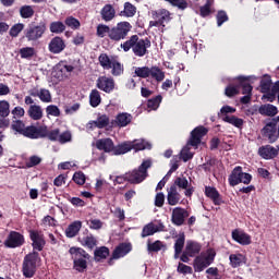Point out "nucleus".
Returning <instances> with one entry per match:
<instances>
[{
    "label": "nucleus",
    "mask_w": 279,
    "mask_h": 279,
    "mask_svg": "<svg viewBox=\"0 0 279 279\" xmlns=\"http://www.w3.org/2000/svg\"><path fill=\"white\" fill-rule=\"evenodd\" d=\"M132 29L133 25L128 21L118 22V24L112 27L106 24H98L96 26V36L98 38H106V36H108L111 41L118 44L119 41L126 39Z\"/></svg>",
    "instance_id": "nucleus-1"
},
{
    "label": "nucleus",
    "mask_w": 279,
    "mask_h": 279,
    "mask_svg": "<svg viewBox=\"0 0 279 279\" xmlns=\"http://www.w3.org/2000/svg\"><path fill=\"white\" fill-rule=\"evenodd\" d=\"M151 167V160H143L142 165L138 166V169L132 170V172L125 173L123 175H117L113 181L114 185L123 184L129 182L131 184H140L148 177L147 169Z\"/></svg>",
    "instance_id": "nucleus-2"
},
{
    "label": "nucleus",
    "mask_w": 279,
    "mask_h": 279,
    "mask_svg": "<svg viewBox=\"0 0 279 279\" xmlns=\"http://www.w3.org/2000/svg\"><path fill=\"white\" fill-rule=\"evenodd\" d=\"M149 47H151L149 38L145 37V39H141L138 35H132L130 39L121 44L123 51L129 52L132 49L134 56L140 58L149 53Z\"/></svg>",
    "instance_id": "nucleus-3"
},
{
    "label": "nucleus",
    "mask_w": 279,
    "mask_h": 279,
    "mask_svg": "<svg viewBox=\"0 0 279 279\" xmlns=\"http://www.w3.org/2000/svg\"><path fill=\"white\" fill-rule=\"evenodd\" d=\"M40 254L37 251H32L25 255L23 264H22V272L24 278H34L37 270V264L40 262Z\"/></svg>",
    "instance_id": "nucleus-4"
},
{
    "label": "nucleus",
    "mask_w": 279,
    "mask_h": 279,
    "mask_svg": "<svg viewBox=\"0 0 279 279\" xmlns=\"http://www.w3.org/2000/svg\"><path fill=\"white\" fill-rule=\"evenodd\" d=\"M134 76L141 78H155L156 82H162L166 78V73L159 66H138L134 69Z\"/></svg>",
    "instance_id": "nucleus-5"
},
{
    "label": "nucleus",
    "mask_w": 279,
    "mask_h": 279,
    "mask_svg": "<svg viewBox=\"0 0 279 279\" xmlns=\"http://www.w3.org/2000/svg\"><path fill=\"white\" fill-rule=\"evenodd\" d=\"M46 31H47V24H45V22H40L39 25L32 23V24H28L26 29H24V37L28 41H37L43 38Z\"/></svg>",
    "instance_id": "nucleus-6"
},
{
    "label": "nucleus",
    "mask_w": 279,
    "mask_h": 279,
    "mask_svg": "<svg viewBox=\"0 0 279 279\" xmlns=\"http://www.w3.org/2000/svg\"><path fill=\"white\" fill-rule=\"evenodd\" d=\"M216 253L215 251L210 250L206 255H197L193 259V269L195 272H203L206 268L209 267L215 260Z\"/></svg>",
    "instance_id": "nucleus-7"
},
{
    "label": "nucleus",
    "mask_w": 279,
    "mask_h": 279,
    "mask_svg": "<svg viewBox=\"0 0 279 279\" xmlns=\"http://www.w3.org/2000/svg\"><path fill=\"white\" fill-rule=\"evenodd\" d=\"M28 238L32 241L33 252H43V250L47 245L44 231H40L39 229H29Z\"/></svg>",
    "instance_id": "nucleus-8"
},
{
    "label": "nucleus",
    "mask_w": 279,
    "mask_h": 279,
    "mask_svg": "<svg viewBox=\"0 0 279 279\" xmlns=\"http://www.w3.org/2000/svg\"><path fill=\"white\" fill-rule=\"evenodd\" d=\"M151 17L154 21L149 22V28L153 27H166L165 23L171 21V13L166 9L151 11Z\"/></svg>",
    "instance_id": "nucleus-9"
},
{
    "label": "nucleus",
    "mask_w": 279,
    "mask_h": 279,
    "mask_svg": "<svg viewBox=\"0 0 279 279\" xmlns=\"http://www.w3.org/2000/svg\"><path fill=\"white\" fill-rule=\"evenodd\" d=\"M25 243L26 240L23 233H20L17 231H11L4 240L3 245L7 248H16L22 247L23 245H25Z\"/></svg>",
    "instance_id": "nucleus-10"
},
{
    "label": "nucleus",
    "mask_w": 279,
    "mask_h": 279,
    "mask_svg": "<svg viewBox=\"0 0 279 279\" xmlns=\"http://www.w3.org/2000/svg\"><path fill=\"white\" fill-rule=\"evenodd\" d=\"M208 129L199 125L197 128H194L191 132L190 141L187 142V145L197 147L202 143V137L206 136L208 134Z\"/></svg>",
    "instance_id": "nucleus-11"
},
{
    "label": "nucleus",
    "mask_w": 279,
    "mask_h": 279,
    "mask_svg": "<svg viewBox=\"0 0 279 279\" xmlns=\"http://www.w3.org/2000/svg\"><path fill=\"white\" fill-rule=\"evenodd\" d=\"M189 216H190V213H189V210H186V208L174 207L172 209V216H171L172 225H174L177 227L184 226V222Z\"/></svg>",
    "instance_id": "nucleus-12"
},
{
    "label": "nucleus",
    "mask_w": 279,
    "mask_h": 279,
    "mask_svg": "<svg viewBox=\"0 0 279 279\" xmlns=\"http://www.w3.org/2000/svg\"><path fill=\"white\" fill-rule=\"evenodd\" d=\"M96 87L99 88L101 92L110 94L113 92L116 83L112 77H107V75H100V77L96 80Z\"/></svg>",
    "instance_id": "nucleus-13"
},
{
    "label": "nucleus",
    "mask_w": 279,
    "mask_h": 279,
    "mask_svg": "<svg viewBox=\"0 0 279 279\" xmlns=\"http://www.w3.org/2000/svg\"><path fill=\"white\" fill-rule=\"evenodd\" d=\"M166 230V227L162 222H159L158 225H155L154 222H148L144 225L142 228V238H147L156 234V232H163Z\"/></svg>",
    "instance_id": "nucleus-14"
},
{
    "label": "nucleus",
    "mask_w": 279,
    "mask_h": 279,
    "mask_svg": "<svg viewBox=\"0 0 279 279\" xmlns=\"http://www.w3.org/2000/svg\"><path fill=\"white\" fill-rule=\"evenodd\" d=\"M262 136L266 137L269 143L277 142V122H268L262 130Z\"/></svg>",
    "instance_id": "nucleus-15"
},
{
    "label": "nucleus",
    "mask_w": 279,
    "mask_h": 279,
    "mask_svg": "<svg viewBox=\"0 0 279 279\" xmlns=\"http://www.w3.org/2000/svg\"><path fill=\"white\" fill-rule=\"evenodd\" d=\"M44 126L28 125L25 128L24 137L28 140H43L45 138Z\"/></svg>",
    "instance_id": "nucleus-16"
},
{
    "label": "nucleus",
    "mask_w": 279,
    "mask_h": 279,
    "mask_svg": "<svg viewBox=\"0 0 279 279\" xmlns=\"http://www.w3.org/2000/svg\"><path fill=\"white\" fill-rule=\"evenodd\" d=\"M231 238L242 246L252 245L251 234L244 231H239V229H234V231L231 232Z\"/></svg>",
    "instance_id": "nucleus-17"
},
{
    "label": "nucleus",
    "mask_w": 279,
    "mask_h": 279,
    "mask_svg": "<svg viewBox=\"0 0 279 279\" xmlns=\"http://www.w3.org/2000/svg\"><path fill=\"white\" fill-rule=\"evenodd\" d=\"M205 195L207 198L213 201L215 206H221L222 204H225V201L222 199L220 192L217 189H215V186L206 185Z\"/></svg>",
    "instance_id": "nucleus-18"
},
{
    "label": "nucleus",
    "mask_w": 279,
    "mask_h": 279,
    "mask_svg": "<svg viewBox=\"0 0 279 279\" xmlns=\"http://www.w3.org/2000/svg\"><path fill=\"white\" fill-rule=\"evenodd\" d=\"M133 121V116L129 114V112H119L116 117V120L111 122V126H118L119 129H124Z\"/></svg>",
    "instance_id": "nucleus-19"
},
{
    "label": "nucleus",
    "mask_w": 279,
    "mask_h": 279,
    "mask_svg": "<svg viewBox=\"0 0 279 279\" xmlns=\"http://www.w3.org/2000/svg\"><path fill=\"white\" fill-rule=\"evenodd\" d=\"M65 41L60 36L53 37V39L50 40L48 49L53 54H60V52L65 50Z\"/></svg>",
    "instance_id": "nucleus-20"
},
{
    "label": "nucleus",
    "mask_w": 279,
    "mask_h": 279,
    "mask_svg": "<svg viewBox=\"0 0 279 279\" xmlns=\"http://www.w3.org/2000/svg\"><path fill=\"white\" fill-rule=\"evenodd\" d=\"M96 149L105 153H113L114 142L110 137L98 138L96 140Z\"/></svg>",
    "instance_id": "nucleus-21"
},
{
    "label": "nucleus",
    "mask_w": 279,
    "mask_h": 279,
    "mask_svg": "<svg viewBox=\"0 0 279 279\" xmlns=\"http://www.w3.org/2000/svg\"><path fill=\"white\" fill-rule=\"evenodd\" d=\"M117 17V10L112 4H105L100 10V19L105 21V23H110V21Z\"/></svg>",
    "instance_id": "nucleus-22"
},
{
    "label": "nucleus",
    "mask_w": 279,
    "mask_h": 279,
    "mask_svg": "<svg viewBox=\"0 0 279 279\" xmlns=\"http://www.w3.org/2000/svg\"><path fill=\"white\" fill-rule=\"evenodd\" d=\"M258 154L264 160H272V158L278 156L279 151L277 148L268 144L266 146L259 147Z\"/></svg>",
    "instance_id": "nucleus-23"
},
{
    "label": "nucleus",
    "mask_w": 279,
    "mask_h": 279,
    "mask_svg": "<svg viewBox=\"0 0 279 279\" xmlns=\"http://www.w3.org/2000/svg\"><path fill=\"white\" fill-rule=\"evenodd\" d=\"M242 177H243L242 166H235V168L232 170L228 179L231 187H234L235 185H239L240 183H242Z\"/></svg>",
    "instance_id": "nucleus-24"
},
{
    "label": "nucleus",
    "mask_w": 279,
    "mask_h": 279,
    "mask_svg": "<svg viewBox=\"0 0 279 279\" xmlns=\"http://www.w3.org/2000/svg\"><path fill=\"white\" fill-rule=\"evenodd\" d=\"M181 198L182 196L180 195V192H178V189L175 187V185L172 184L168 190V195H167L168 205L175 206L180 204Z\"/></svg>",
    "instance_id": "nucleus-25"
},
{
    "label": "nucleus",
    "mask_w": 279,
    "mask_h": 279,
    "mask_svg": "<svg viewBox=\"0 0 279 279\" xmlns=\"http://www.w3.org/2000/svg\"><path fill=\"white\" fill-rule=\"evenodd\" d=\"M133 245L131 243H120L114 250H113V258H121L126 256L130 252H132Z\"/></svg>",
    "instance_id": "nucleus-26"
},
{
    "label": "nucleus",
    "mask_w": 279,
    "mask_h": 279,
    "mask_svg": "<svg viewBox=\"0 0 279 279\" xmlns=\"http://www.w3.org/2000/svg\"><path fill=\"white\" fill-rule=\"evenodd\" d=\"M238 81H239V90L242 88L243 95L252 96L253 87H252L250 77H245L244 75H239Z\"/></svg>",
    "instance_id": "nucleus-27"
},
{
    "label": "nucleus",
    "mask_w": 279,
    "mask_h": 279,
    "mask_svg": "<svg viewBox=\"0 0 279 279\" xmlns=\"http://www.w3.org/2000/svg\"><path fill=\"white\" fill-rule=\"evenodd\" d=\"M78 242L82 246L87 247L89 250H93L98 245V240L94 236L93 233H89L84 238H78Z\"/></svg>",
    "instance_id": "nucleus-28"
},
{
    "label": "nucleus",
    "mask_w": 279,
    "mask_h": 279,
    "mask_svg": "<svg viewBox=\"0 0 279 279\" xmlns=\"http://www.w3.org/2000/svg\"><path fill=\"white\" fill-rule=\"evenodd\" d=\"M27 114L32 120L39 121L44 117V111L39 105H32L28 107Z\"/></svg>",
    "instance_id": "nucleus-29"
},
{
    "label": "nucleus",
    "mask_w": 279,
    "mask_h": 279,
    "mask_svg": "<svg viewBox=\"0 0 279 279\" xmlns=\"http://www.w3.org/2000/svg\"><path fill=\"white\" fill-rule=\"evenodd\" d=\"M186 251L190 254V257H196L197 254L201 253L202 245L198 242H194L193 240H187L186 242Z\"/></svg>",
    "instance_id": "nucleus-30"
},
{
    "label": "nucleus",
    "mask_w": 279,
    "mask_h": 279,
    "mask_svg": "<svg viewBox=\"0 0 279 279\" xmlns=\"http://www.w3.org/2000/svg\"><path fill=\"white\" fill-rule=\"evenodd\" d=\"M184 244H185V234L180 233L179 238L175 240L174 243V258L178 259L180 258V254H182L184 250Z\"/></svg>",
    "instance_id": "nucleus-31"
},
{
    "label": "nucleus",
    "mask_w": 279,
    "mask_h": 279,
    "mask_svg": "<svg viewBox=\"0 0 279 279\" xmlns=\"http://www.w3.org/2000/svg\"><path fill=\"white\" fill-rule=\"evenodd\" d=\"M108 256H110V250L106 247V245H102L101 247H96V250L94 251V258L97 263L101 262V259H107Z\"/></svg>",
    "instance_id": "nucleus-32"
},
{
    "label": "nucleus",
    "mask_w": 279,
    "mask_h": 279,
    "mask_svg": "<svg viewBox=\"0 0 279 279\" xmlns=\"http://www.w3.org/2000/svg\"><path fill=\"white\" fill-rule=\"evenodd\" d=\"M258 112L262 116L275 117L278 113V109H277V106H274V105H270V104H266V105H262L259 107Z\"/></svg>",
    "instance_id": "nucleus-33"
},
{
    "label": "nucleus",
    "mask_w": 279,
    "mask_h": 279,
    "mask_svg": "<svg viewBox=\"0 0 279 279\" xmlns=\"http://www.w3.org/2000/svg\"><path fill=\"white\" fill-rule=\"evenodd\" d=\"M82 228V221H74L70 223L65 230L66 238H74L78 234Z\"/></svg>",
    "instance_id": "nucleus-34"
},
{
    "label": "nucleus",
    "mask_w": 279,
    "mask_h": 279,
    "mask_svg": "<svg viewBox=\"0 0 279 279\" xmlns=\"http://www.w3.org/2000/svg\"><path fill=\"white\" fill-rule=\"evenodd\" d=\"M225 94L229 98L235 97V95L240 94L239 77L234 80V83L227 85V88L225 89Z\"/></svg>",
    "instance_id": "nucleus-35"
},
{
    "label": "nucleus",
    "mask_w": 279,
    "mask_h": 279,
    "mask_svg": "<svg viewBox=\"0 0 279 279\" xmlns=\"http://www.w3.org/2000/svg\"><path fill=\"white\" fill-rule=\"evenodd\" d=\"M222 121L225 123L235 126L236 129H243V124H244L243 118H239L236 116H226V117H222Z\"/></svg>",
    "instance_id": "nucleus-36"
},
{
    "label": "nucleus",
    "mask_w": 279,
    "mask_h": 279,
    "mask_svg": "<svg viewBox=\"0 0 279 279\" xmlns=\"http://www.w3.org/2000/svg\"><path fill=\"white\" fill-rule=\"evenodd\" d=\"M132 149H133V146H131V144H128V143L118 144V146L113 144L112 155L121 156L122 154H126Z\"/></svg>",
    "instance_id": "nucleus-37"
},
{
    "label": "nucleus",
    "mask_w": 279,
    "mask_h": 279,
    "mask_svg": "<svg viewBox=\"0 0 279 279\" xmlns=\"http://www.w3.org/2000/svg\"><path fill=\"white\" fill-rule=\"evenodd\" d=\"M229 259L232 268H239L246 264V257L243 254H231Z\"/></svg>",
    "instance_id": "nucleus-38"
},
{
    "label": "nucleus",
    "mask_w": 279,
    "mask_h": 279,
    "mask_svg": "<svg viewBox=\"0 0 279 279\" xmlns=\"http://www.w3.org/2000/svg\"><path fill=\"white\" fill-rule=\"evenodd\" d=\"M11 130L15 132V134L25 136L26 124L22 120H12Z\"/></svg>",
    "instance_id": "nucleus-39"
},
{
    "label": "nucleus",
    "mask_w": 279,
    "mask_h": 279,
    "mask_svg": "<svg viewBox=\"0 0 279 279\" xmlns=\"http://www.w3.org/2000/svg\"><path fill=\"white\" fill-rule=\"evenodd\" d=\"M73 258V265H74V269L77 272H84V270L87 269V260L82 258V257H77L75 255H72Z\"/></svg>",
    "instance_id": "nucleus-40"
},
{
    "label": "nucleus",
    "mask_w": 279,
    "mask_h": 279,
    "mask_svg": "<svg viewBox=\"0 0 279 279\" xmlns=\"http://www.w3.org/2000/svg\"><path fill=\"white\" fill-rule=\"evenodd\" d=\"M44 131V137H48L51 142H59L60 138V129H53L52 131H49L48 126H43Z\"/></svg>",
    "instance_id": "nucleus-41"
},
{
    "label": "nucleus",
    "mask_w": 279,
    "mask_h": 279,
    "mask_svg": "<svg viewBox=\"0 0 279 279\" xmlns=\"http://www.w3.org/2000/svg\"><path fill=\"white\" fill-rule=\"evenodd\" d=\"M101 96L100 92L98 89H92L89 94V105L92 108H98V106L101 104Z\"/></svg>",
    "instance_id": "nucleus-42"
},
{
    "label": "nucleus",
    "mask_w": 279,
    "mask_h": 279,
    "mask_svg": "<svg viewBox=\"0 0 279 279\" xmlns=\"http://www.w3.org/2000/svg\"><path fill=\"white\" fill-rule=\"evenodd\" d=\"M124 73V64L117 61V59H112L111 61V75L121 76Z\"/></svg>",
    "instance_id": "nucleus-43"
},
{
    "label": "nucleus",
    "mask_w": 279,
    "mask_h": 279,
    "mask_svg": "<svg viewBox=\"0 0 279 279\" xmlns=\"http://www.w3.org/2000/svg\"><path fill=\"white\" fill-rule=\"evenodd\" d=\"M69 253L71 254V256H76L78 258H83V259H90V255L88 253H86V251L82 247H71L69 250Z\"/></svg>",
    "instance_id": "nucleus-44"
},
{
    "label": "nucleus",
    "mask_w": 279,
    "mask_h": 279,
    "mask_svg": "<svg viewBox=\"0 0 279 279\" xmlns=\"http://www.w3.org/2000/svg\"><path fill=\"white\" fill-rule=\"evenodd\" d=\"M98 61L100 63V66L109 71L112 69V59L108 56V53H100L98 57Z\"/></svg>",
    "instance_id": "nucleus-45"
},
{
    "label": "nucleus",
    "mask_w": 279,
    "mask_h": 279,
    "mask_svg": "<svg viewBox=\"0 0 279 279\" xmlns=\"http://www.w3.org/2000/svg\"><path fill=\"white\" fill-rule=\"evenodd\" d=\"M34 15H35V10L33 9L32 5L25 4L20 7V16L22 19H32L34 17Z\"/></svg>",
    "instance_id": "nucleus-46"
},
{
    "label": "nucleus",
    "mask_w": 279,
    "mask_h": 279,
    "mask_svg": "<svg viewBox=\"0 0 279 279\" xmlns=\"http://www.w3.org/2000/svg\"><path fill=\"white\" fill-rule=\"evenodd\" d=\"M136 12L137 9L133 3L125 2L124 10L122 11L121 15L125 17H134Z\"/></svg>",
    "instance_id": "nucleus-47"
},
{
    "label": "nucleus",
    "mask_w": 279,
    "mask_h": 279,
    "mask_svg": "<svg viewBox=\"0 0 279 279\" xmlns=\"http://www.w3.org/2000/svg\"><path fill=\"white\" fill-rule=\"evenodd\" d=\"M97 129H106L110 124V118L107 114H101L94 121Z\"/></svg>",
    "instance_id": "nucleus-48"
},
{
    "label": "nucleus",
    "mask_w": 279,
    "mask_h": 279,
    "mask_svg": "<svg viewBox=\"0 0 279 279\" xmlns=\"http://www.w3.org/2000/svg\"><path fill=\"white\" fill-rule=\"evenodd\" d=\"M271 86H272V80H271L270 75L265 74L264 78H262V82H260L262 93L265 94V93L270 92Z\"/></svg>",
    "instance_id": "nucleus-49"
},
{
    "label": "nucleus",
    "mask_w": 279,
    "mask_h": 279,
    "mask_svg": "<svg viewBox=\"0 0 279 279\" xmlns=\"http://www.w3.org/2000/svg\"><path fill=\"white\" fill-rule=\"evenodd\" d=\"M64 25H66V27L73 31H77L81 28V22L77 19H75L73 15L66 16L64 21Z\"/></svg>",
    "instance_id": "nucleus-50"
},
{
    "label": "nucleus",
    "mask_w": 279,
    "mask_h": 279,
    "mask_svg": "<svg viewBox=\"0 0 279 279\" xmlns=\"http://www.w3.org/2000/svg\"><path fill=\"white\" fill-rule=\"evenodd\" d=\"M66 26L61 21H54L50 24V32L52 34H62L65 31Z\"/></svg>",
    "instance_id": "nucleus-51"
},
{
    "label": "nucleus",
    "mask_w": 279,
    "mask_h": 279,
    "mask_svg": "<svg viewBox=\"0 0 279 279\" xmlns=\"http://www.w3.org/2000/svg\"><path fill=\"white\" fill-rule=\"evenodd\" d=\"M162 102V95H157L155 98L147 100V108L156 110L159 108V105Z\"/></svg>",
    "instance_id": "nucleus-52"
},
{
    "label": "nucleus",
    "mask_w": 279,
    "mask_h": 279,
    "mask_svg": "<svg viewBox=\"0 0 279 279\" xmlns=\"http://www.w3.org/2000/svg\"><path fill=\"white\" fill-rule=\"evenodd\" d=\"M173 185H175L177 189L179 187L181 190H186L189 187V180L184 175L177 177V179L173 182Z\"/></svg>",
    "instance_id": "nucleus-53"
},
{
    "label": "nucleus",
    "mask_w": 279,
    "mask_h": 279,
    "mask_svg": "<svg viewBox=\"0 0 279 279\" xmlns=\"http://www.w3.org/2000/svg\"><path fill=\"white\" fill-rule=\"evenodd\" d=\"M162 247H163V244L161 240H156L154 243H149V242L147 243V251L149 253H153V252L158 253L160 252V250H162Z\"/></svg>",
    "instance_id": "nucleus-54"
},
{
    "label": "nucleus",
    "mask_w": 279,
    "mask_h": 279,
    "mask_svg": "<svg viewBox=\"0 0 279 279\" xmlns=\"http://www.w3.org/2000/svg\"><path fill=\"white\" fill-rule=\"evenodd\" d=\"M213 13L210 0L206 1V4L199 7V14L202 17H208Z\"/></svg>",
    "instance_id": "nucleus-55"
},
{
    "label": "nucleus",
    "mask_w": 279,
    "mask_h": 279,
    "mask_svg": "<svg viewBox=\"0 0 279 279\" xmlns=\"http://www.w3.org/2000/svg\"><path fill=\"white\" fill-rule=\"evenodd\" d=\"M36 54V50L34 47H24L20 49V56L21 58H32Z\"/></svg>",
    "instance_id": "nucleus-56"
},
{
    "label": "nucleus",
    "mask_w": 279,
    "mask_h": 279,
    "mask_svg": "<svg viewBox=\"0 0 279 279\" xmlns=\"http://www.w3.org/2000/svg\"><path fill=\"white\" fill-rule=\"evenodd\" d=\"M25 25L24 24H15L13 26H11V29L9 32V35L11 36V38H17V36L21 34V32L24 29Z\"/></svg>",
    "instance_id": "nucleus-57"
},
{
    "label": "nucleus",
    "mask_w": 279,
    "mask_h": 279,
    "mask_svg": "<svg viewBox=\"0 0 279 279\" xmlns=\"http://www.w3.org/2000/svg\"><path fill=\"white\" fill-rule=\"evenodd\" d=\"M72 180L77 185H84L86 183V174H84L82 171L75 172Z\"/></svg>",
    "instance_id": "nucleus-58"
},
{
    "label": "nucleus",
    "mask_w": 279,
    "mask_h": 279,
    "mask_svg": "<svg viewBox=\"0 0 279 279\" xmlns=\"http://www.w3.org/2000/svg\"><path fill=\"white\" fill-rule=\"evenodd\" d=\"M39 99H41V102H46V104L52 102V96L50 94V90L41 88L39 90Z\"/></svg>",
    "instance_id": "nucleus-59"
},
{
    "label": "nucleus",
    "mask_w": 279,
    "mask_h": 279,
    "mask_svg": "<svg viewBox=\"0 0 279 279\" xmlns=\"http://www.w3.org/2000/svg\"><path fill=\"white\" fill-rule=\"evenodd\" d=\"M216 19H217L218 27H221L222 24H225L227 21H229V16L225 10H219L216 15Z\"/></svg>",
    "instance_id": "nucleus-60"
},
{
    "label": "nucleus",
    "mask_w": 279,
    "mask_h": 279,
    "mask_svg": "<svg viewBox=\"0 0 279 279\" xmlns=\"http://www.w3.org/2000/svg\"><path fill=\"white\" fill-rule=\"evenodd\" d=\"M10 116V104L8 100H0V117Z\"/></svg>",
    "instance_id": "nucleus-61"
},
{
    "label": "nucleus",
    "mask_w": 279,
    "mask_h": 279,
    "mask_svg": "<svg viewBox=\"0 0 279 279\" xmlns=\"http://www.w3.org/2000/svg\"><path fill=\"white\" fill-rule=\"evenodd\" d=\"M46 113L47 116H52V117H60L61 116V110L57 105H49L46 107Z\"/></svg>",
    "instance_id": "nucleus-62"
},
{
    "label": "nucleus",
    "mask_w": 279,
    "mask_h": 279,
    "mask_svg": "<svg viewBox=\"0 0 279 279\" xmlns=\"http://www.w3.org/2000/svg\"><path fill=\"white\" fill-rule=\"evenodd\" d=\"M177 270L179 274H183V275H192L193 274L192 266L185 265L182 262L179 263Z\"/></svg>",
    "instance_id": "nucleus-63"
},
{
    "label": "nucleus",
    "mask_w": 279,
    "mask_h": 279,
    "mask_svg": "<svg viewBox=\"0 0 279 279\" xmlns=\"http://www.w3.org/2000/svg\"><path fill=\"white\" fill-rule=\"evenodd\" d=\"M194 154L190 151V148L185 147L181 149V160L184 162H189L190 160H193Z\"/></svg>",
    "instance_id": "nucleus-64"
}]
</instances>
